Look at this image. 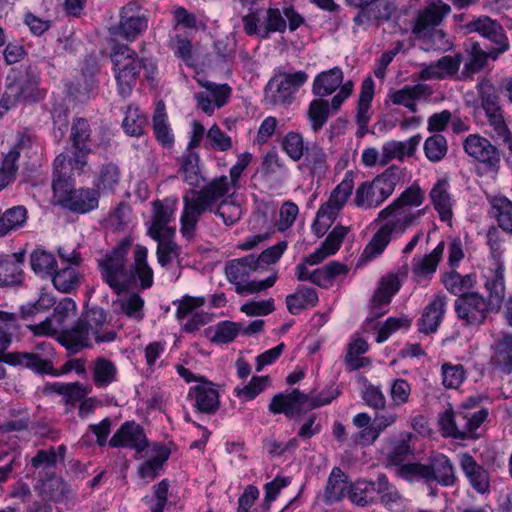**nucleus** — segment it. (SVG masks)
<instances>
[{"instance_id": "48", "label": "nucleus", "mask_w": 512, "mask_h": 512, "mask_svg": "<svg viewBox=\"0 0 512 512\" xmlns=\"http://www.w3.org/2000/svg\"><path fill=\"white\" fill-rule=\"evenodd\" d=\"M27 218L28 211L22 205L13 206L4 212L0 210V237L22 228L26 224Z\"/></svg>"}, {"instance_id": "32", "label": "nucleus", "mask_w": 512, "mask_h": 512, "mask_svg": "<svg viewBox=\"0 0 512 512\" xmlns=\"http://www.w3.org/2000/svg\"><path fill=\"white\" fill-rule=\"evenodd\" d=\"M468 34L478 33L481 37L494 42L507 37L502 25L487 15H480L473 18L464 26Z\"/></svg>"}, {"instance_id": "42", "label": "nucleus", "mask_w": 512, "mask_h": 512, "mask_svg": "<svg viewBox=\"0 0 512 512\" xmlns=\"http://www.w3.org/2000/svg\"><path fill=\"white\" fill-rule=\"evenodd\" d=\"M155 452L153 457L139 465L138 474L140 478L148 480L156 479L171 455V450L164 444H158L155 448Z\"/></svg>"}, {"instance_id": "28", "label": "nucleus", "mask_w": 512, "mask_h": 512, "mask_svg": "<svg viewBox=\"0 0 512 512\" xmlns=\"http://www.w3.org/2000/svg\"><path fill=\"white\" fill-rule=\"evenodd\" d=\"M256 256L254 254L245 255L241 258L232 259L225 265V274L227 280L235 285H244L250 275L259 270Z\"/></svg>"}, {"instance_id": "6", "label": "nucleus", "mask_w": 512, "mask_h": 512, "mask_svg": "<svg viewBox=\"0 0 512 512\" xmlns=\"http://www.w3.org/2000/svg\"><path fill=\"white\" fill-rule=\"evenodd\" d=\"M457 318L464 327H479L490 312H494L490 303L479 292L474 291L454 301Z\"/></svg>"}, {"instance_id": "58", "label": "nucleus", "mask_w": 512, "mask_h": 512, "mask_svg": "<svg viewBox=\"0 0 512 512\" xmlns=\"http://www.w3.org/2000/svg\"><path fill=\"white\" fill-rule=\"evenodd\" d=\"M30 266L35 274L50 276L57 268V261L52 253L43 248H37L30 255Z\"/></svg>"}, {"instance_id": "17", "label": "nucleus", "mask_w": 512, "mask_h": 512, "mask_svg": "<svg viewBox=\"0 0 512 512\" xmlns=\"http://www.w3.org/2000/svg\"><path fill=\"white\" fill-rule=\"evenodd\" d=\"M377 502L390 512H407L410 501L389 481L385 473L377 475Z\"/></svg>"}, {"instance_id": "38", "label": "nucleus", "mask_w": 512, "mask_h": 512, "mask_svg": "<svg viewBox=\"0 0 512 512\" xmlns=\"http://www.w3.org/2000/svg\"><path fill=\"white\" fill-rule=\"evenodd\" d=\"M449 187L450 185L447 180H438L429 193L433 207L442 222L451 221L453 215Z\"/></svg>"}, {"instance_id": "20", "label": "nucleus", "mask_w": 512, "mask_h": 512, "mask_svg": "<svg viewBox=\"0 0 512 512\" xmlns=\"http://www.w3.org/2000/svg\"><path fill=\"white\" fill-rule=\"evenodd\" d=\"M353 188L354 181L352 172L347 171L342 181L331 192L328 202L319 208L317 211V216H327L328 219L332 220L334 215L346 204L347 200L352 194Z\"/></svg>"}, {"instance_id": "21", "label": "nucleus", "mask_w": 512, "mask_h": 512, "mask_svg": "<svg viewBox=\"0 0 512 512\" xmlns=\"http://www.w3.org/2000/svg\"><path fill=\"white\" fill-rule=\"evenodd\" d=\"M459 465L471 487L479 494L490 491L489 472L469 453L459 455Z\"/></svg>"}, {"instance_id": "51", "label": "nucleus", "mask_w": 512, "mask_h": 512, "mask_svg": "<svg viewBox=\"0 0 512 512\" xmlns=\"http://www.w3.org/2000/svg\"><path fill=\"white\" fill-rule=\"evenodd\" d=\"M491 211L498 226L512 234V201L504 195L495 196L491 200Z\"/></svg>"}, {"instance_id": "7", "label": "nucleus", "mask_w": 512, "mask_h": 512, "mask_svg": "<svg viewBox=\"0 0 512 512\" xmlns=\"http://www.w3.org/2000/svg\"><path fill=\"white\" fill-rule=\"evenodd\" d=\"M52 192L55 203L63 208L64 199L70 198L75 188L73 171L77 170L68 162L64 153L59 154L53 163Z\"/></svg>"}, {"instance_id": "64", "label": "nucleus", "mask_w": 512, "mask_h": 512, "mask_svg": "<svg viewBox=\"0 0 512 512\" xmlns=\"http://www.w3.org/2000/svg\"><path fill=\"white\" fill-rule=\"evenodd\" d=\"M281 148L291 160L299 161L306 151V144L300 133L290 131L283 137Z\"/></svg>"}, {"instance_id": "59", "label": "nucleus", "mask_w": 512, "mask_h": 512, "mask_svg": "<svg viewBox=\"0 0 512 512\" xmlns=\"http://www.w3.org/2000/svg\"><path fill=\"white\" fill-rule=\"evenodd\" d=\"M269 383L270 377L268 375L252 376L248 384L242 388L236 387L233 393L242 401H252L266 389Z\"/></svg>"}, {"instance_id": "11", "label": "nucleus", "mask_w": 512, "mask_h": 512, "mask_svg": "<svg viewBox=\"0 0 512 512\" xmlns=\"http://www.w3.org/2000/svg\"><path fill=\"white\" fill-rule=\"evenodd\" d=\"M108 445L112 448H129L143 452L149 445L144 428L135 421H125L110 438Z\"/></svg>"}, {"instance_id": "8", "label": "nucleus", "mask_w": 512, "mask_h": 512, "mask_svg": "<svg viewBox=\"0 0 512 512\" xmlns=\"http://www.w3.org/2000/svg\"><path fill=\"white\" fill-rule=\"evenodd\" d=\"M483 286L487 293L485 298L491 305L494 313H498L503 305L506 295L505 266L500 261L493 262L482 271Z\"/></svg>"}, {"instance_id": "10", "label": "nucleus", "mask_w": 512, "mask_h": 512, "mask_svg": "<svg viewBox=\"0 0 512 512\" xmlns=\"http://www.w3.org/2000/svg\"><path fill=\"white\" fill-rule=\"evenodd\" d=\"M230 181L227 176L222 175L212 179L209 183L197 190L192 188L186 192L189 198L197 205L203 207V210L212 212L214 204L225 199L224 197L230 191Z\"/></svg>"}, {"instance_id": "15", "label": "nucleus", "mask_w": 512, "mask_h": 512, "mask_svg": "<svg viewBox=\"0 0 512 512\" xmlns=\"http://www.w3.org/2000/svg\"><path fill=\"white\" fill-rule=\"evenodd\" d=\"M447 297L442 293L435 294L424 307L421 317L417 320L420 333L430 335L437 332L447 311Z\"/></svg>"}, {"instance_id": "14", "label": "nucleus", "mask_w": 512, "mask_h": 512, "mask_svg": "<svg viewBox=\"0 0 512 512\" xmlns=\"http://www.w3.org/2000/svg\"><path fill=\"white\" fill-rule=\"evenodd\" d=\"M108 315L109 311L98 305H93L86 308L80 316V319L88 327V331L92 332L97 344L114 342L118 336L114 329L103 330Z\"/></svg>"}, {"instance_id": "41", "label": "nucleus", "mask_w": 512, "mask_h": 512, "mask_svg": "<svg viewBox=\"0 0 512 512\" xmlns=\"http://www.w3.org/2000/svg\"><path fill=\"white\" fill-rule=\"evenodd\" d=\"M397 232V222L386 221L374 233L371 240L363 250V256L367 258H376L380 256L390 243L393 233Z\"/></svg>"}, {"instance_id": "47", "label": "nucleus", "mask_w": 512, "mask_h": 512, "mask_svg": "<svg viewBox=\"0 0 512 512\" xmlns=\"http://www.w3.org/2000/svg\"><path fill=\"white\" fill-rule=\"evenodd\" d=\"M491 362L502 373H512V334H506L496 341Z\"/></svg>"}, {"instance_id": "52", "label": "nucleus", "mask_w": 512, "mask_h": 512, "mask_svg": "<svg viewBox=\"0 0 512 512\" xmlns=\"http://www.w3.org/2000/svg\"><path fill=\"white\" fill-rule=\"evenodd\" d=\"M331 111L329 102L323 98L313 99L308 106L307 117L313 132H318L327 123Z\"/></svg>"}, {"instance_id": "2", "label": "nucleus", "mask_w": 512, "mask_h": 512, "mask_svg": "<svg viewBox=\"0 0 512 512\" xmlns=\"http://www.w3.org/2000/svg\"><path fill=\"white\" fill-rule=\"evenodd\" d=\"M111 62L117 92L123 99L132 94L141 72L151 84L154 83L158 74L156 60L151 57H139L132 48L125 44L113 47Z\"/></svg>"}, {"instance_id": "23", "label": "nucleus", "mask_w": 512, "mask_h": 512, "mask_svg": "<svg viewBox=\"0 0 512 512\" xmlns=\"http://www.w3.org/2000/svg\"><path fill=\"white\" fill-rule=\"evenodd\" d=\"M401 289V282L397 273H388L381 277L374 291L370 304L371 312L376 316H382L386 311L378 312L382 306L389 305L394 295Z\"/></svg>"}, {"instance_id": "27", "label": "nucleus", "mask_w": 512, "mask_h": 512, "mask_svg": "<svg viewBox=\"0 0 512 512\" xmlns=\"http://www.w3.org/2000/svg\"><path fill=\"white\" fill-rule=\"evenodd\" d=\"M57 340L69 353L76 354L90 346L88 327L79 317L70 328L60 331Z\"/></svg>"}, {"instance_id": "35", "label": "nucleus", "mask_w": 512, "mask_h": 512, "mask_svg": "<svg viewBox=\"0 0 512 512\" xmlns=\"http://www.w3.org/2000/svg\"><path fill=\"white\" fill-rule=\"evenodd\" d=\"M429 468L433 477L431 482H437L444 487H452L457 481L452 461L443 453H437L430 457Z\"/></svg>"}, {"instance_id": "33", "label": "nucleus", "mask_w": 512, "mask_h": 512, "mask_svg": "<svg viewBox=\"0 0 512 512\" xmlns=\"http://www.w3.org/2000/svg\"><path fill=\"white\" fill-rule=\"evenodd\" d=\"M344 74L339 66L318 73L312 83V93L324 98L332 95L343 82Z\"/></svg>"}, {"instance_id": "18", "label": "nucleus", "mask_w": 512, "mask_h": 512, "mask_svg": "<svg viewBox=\"0 0 512 512\" xmlns=\"http://www.w3.org/2000/svg\"><path fill=\"white\" fill-rule=\"evenodd\" d=\"M478 94L481 108L484 110L493 130L506 125L495 87L489 82H481L478 86Z\"/></svg>"}, {"instance_id": "39", "label": "nucleus", "mask_w": 512, "mask_h": 512, "mask_svg": "<svg viewBox=\"0 0 512 512\" xmlns=\"http://www.w3.org/2000/svg\"><path fill=\"white\" fill-rule=\"evenodd\" d=\"M152 128L156 141L163 148H171L174 146L175 137L168 121L165 105L162 101L157 104L153 114Z\"/></svg>"}, {"instance_id": "25", "label": "nucleus", "mask_w": 512, "mask_h": 512, "mask_svg": "<svg viewBox=\"0 0 512 512\" xmlns=\"http://www.w3.org/2000/svg\"><path fill=\"white\" fill-rule=\"evenodd\" d=\"M398 172L399 167L391 165L370 182L372 188L371 197H374V199H371V205H378L379 207L392 195L400 179Z\"/></svg>"}, {"instance_id": "61", "label": "nucleus", "mask_w": 512, "mask_h": 512, "mask_svg": "<svg viewBox=\"0 0 512 512\" xmlns=\"http://www.w3.org/2000/svg\"><path fill=\"white\" fill-rule=\"evenodd\" d=\"M423 149L426 158L430 162L437 163L447 154V139L442 134H433L425 140Z\"/></svg>"}, {"instance_id": "31", "label": "nucleus", "mask_w": 512, "mask_h": 512, "mask_svg": "<svg viewBox=\"0 0 512 512\" xmlns=\"http://www.w3.org/2000/svg\"><path fill=\"white\" fill-rule=\"evenodd\" d=\"M99 71L100 67L95 60L86 61L81 68L82 83H72L68 88L69 94L79 102L88 100L96 86L95 77Z\"/></svg>"}, {"instance_id": "55", "label": "nucleus", "mask_w": 512, "mask_h": 512, "mask_svg": "<svg viewBox=\"0 0 512 512\" xmlns=\"http://www.w3.org/2000/svg\"><path fill=\"white\" fill-rule=\"evenodd\" d=\"M50 276L55 289L62 293H70L79 283V272L74 267L55 268Z\"/></svg>"}, {"instance_id": "36", "label": "nucleus", "mask_w": 512, "mask_h": 512, "mask_svg": "<svg viewBox=\"0 0 512 512\" xmlns=\"http://www.w3.org/2000/svg\"><path fill=\"white\" fill-rule=\"evenodd\" d=\"M441 283L450 294L461 298L473 292L471 290L476 285V275L474 273L462 275L454 269L442 274Z\"/></svg>"}, {"instance_id": "54", "label": "nucleus", "mask_w": 512, "mask_h": 512, "mask_svg": "<svg viewBox=\"0 0 512 512\" xmlns=\"http://www.w3.org/2000/svg\"><path fill=\"white\" fill-rule=\"evenodd\" d=\"M117 368L115 364L106 358L99 357L95 360L93 368V381L96 387L105 388L116 381Z\"/></svg>"}, {"instance_id": "5", "label": "nucleus", "mask_w": 512, "mask_h": 512, "mask_svg": "<svg viewBox=\"0 0 512 512\" xmlns=\"http://www.w3.org/2000/svg\"><path fill=\"white\" fill-rule=\"evenodd\" d=\"M6 95L13 96L16 101L29 100L34 97L40 76L36 65L13 67L6 76Z\"/></svg>"}, {"instance_id": "1", "label": "nucleus", "mask_w": 512, "mask_h": 512, "mask_svg": "<svg viewBox=\"0 0 512 512\" xmlns=\"http://www.w3.org/2000/svg\"><path fill=\"white\" fill-rule=\"evenodd\" d=\"M132 240L123 238L109 250L103 258L98 260V270L102 281L116 294H121L139 280L143 290L149 289L154 283V272L148 264V249L143 245H136L134 249V262L127 270V261Z\"/></svg>"}, {"instance_id": "29", "label": "nucleus", "mask_w": 512, "mask_h": 512, "mask_svg": "<svg viewBox=\"0 0 512 512\" xmlns=\"http://www.w3.org/2000/svg\"><path fill=\"white\" fill-rule=\"evenodd\" d=\"M449 10L450 7L447 4L440 6L429 5L423 11L418 13L412 28L413 33L417 37H422L431 33L438 25H440Z\"/></svg>"}, {"instance_id": "12", "label": "nucleus", "mask_w": 512, "mask_h": 512, "mask_svg": "<svg viewBox=\"0 0 512 512\" xmlns=\"http://www.w3.org/2000/svg\"><path fill=\"white\" fill-rule=\"evenodd\" d=\"M463 147L469 156L489 169L496 171L499 168L500 152L487 138L471 134L465 139Z\"/></svg>"}, {"instance_id": "43", "label": "nucleus", "mask_w": 512, "mask_h": 512, "mask_svg": "<svg viewBox=\"0 0 512 512\" xmlns=\"http://www.w3.org/2000/svg\"><path fill=\"white\" fill-rule=\"evenodd\" d=\"M347 476L339 467L331 470L322 495V501L326 505H332L343 500L345 497V483Z\"/></svg>"}, {"instance_id": "24", "label": "nucleus", "mask_w": 512, "mask_h": 512, "mask_svg": "<svg viewBox=\"0 0 512 512\" xmlns=\"http://www.w3.org/2000/svg\"><path fill=\"white\" fill-rule=\"evenodd\" d=\"M375 94V82L371 76L363 79L357 101V113L355 121L358 126V135L363 136L368 131V124L371 120V105Z\"/></svg>"}, {"instance_id": "37", "label": "nucleus", "mask_w": 512, "mask_h": 512, "mask_svg": "<svg viewBox=\"0 0 512 512\" xmlns=\"http://www.w3.org/2000/svg\"><path fill=\"white\" fill-rule=\"evenodd\" d=\"M302 158L301 166L309 171L312 178L320 179L325 176L328 170L327 155L318 143H306V151Z\"/></svg>"}, {"instance_id": "56", "label": "nucleus", "mask_w": 512, "mask_h": 512, "mask_svg": "<svg viewBox=\"0 0 512 512\" xmlns=\"http://www.w3.org/2000/svg\"><path fill=\"white\" fill-rule=\"evenodd\" d=\"M421 140L422 136L420 134H416L408 138L406 141L391 140L385 142L383 145L387 147V150L394 159L402 161L406 156L412 157L415 154Z\"/></svg>"}, {"instance_id": "40", "label": "nucleus", "mask_w": 512, "mask_h": 512, "mask_svg": "<svg viewBox=\"0 0 512 512\" xmlns=\"http://www.w3.org/2000/svg\"><path fill=\"white\" fill-rule=\"evenodd\" d=\"M376 485L377 478L375 480H356L348 489V498L357 506H370L377 502Z\"/></svg>"}, {"instance_id": "45", "label": "nucleus", "mask_w": 512, "mask_h": 512, "mask_svg": "<svg viewBox=\"0 0 512 512\" xmlns=\"http://www.w3.org/2000/svg\"><path fill=\"white\" fill-rule=\"evenodd\" d=\"M121 172L119 167L110 162L103 164L99 169V174L94 181V187L99 190L100 195H113L120 182Z\"/></svg>"}, {"instance_id": "19", "label": "nucleus", "mask_w": 512, "mask_h": 512, "mask_svg": "<svg viewBox=\"0 0 512 512\" xmlns=\"http://www.w3.org/2000/svg\"><path fill=\"white\" fill-rule=\"evenodd\" d=\"M138 10L136 3L129 2L120 12L117 34L128 41L135 40L147 27V19L140 15Z\"/></svg>"}, {"instance_id": "63", "label": "nucleus", "mask_w": 512, "mask_h": 512, "mask_svg": "<svg viewBox=\"0 0 512 512\" xmlns=\"http://www.w3.org/2000/svg\"><path fill=\"white\" fill-rule=\"evenodd\" d=\"M241 331V323L223 320L216 324L214 335L210 341L216 344H228L233 342Z\"/></svg>"}, {"instance_id": "4", "label": "nucleus", "mask_w": 512, "mask_h": 512, "mask_svg": "<svg viewBox=\"0 0 512 512\" xmlns=\"http://www.w3.org/2000/svg\"><path fill=\"white\" fill-rule=\"evenodd\" d=\"M349 7L358 11L353 17L352 32L356 34L359 29L367 31L370 27H380L389 22L396 12V5L392 1L381 0H344Z\"/></svg>"}, {"instance_id": "46", "label": "nucleus", "mask_w": 512, "mask_h": 512, "mask_svg": "<svg viewBox=\"0 0 512 512\" xmlns=\"http://www.w3.org/2000/svg\"><path fill=\"white\" fill-rule=\"evenodd\" d=\"M56 467V451L53 446L37 450L27 465L28 471L36 474L37 479L44 477L45 474L56 473Z\"/></svg>"}, {"instance_id": "44", "label": "nucleus", "mask_w": 512, "mask_h": 512, "mask_svg": "<svg viewBox=\"0 0 512 512\" xmlns=\"http://www.w3.org/2000/svg\"><path fill=\"white\" fill-rule=\"evenodd\" d=\"M183 211L180 217V232L183 237L192 238L196 230L197 223L200 217L206 212L203 207L197 205L189 198V195L183 196Z\"/></svg>"}, {"instance_id": "13", "label": "nucleus", "mask_w": 512, "mask_h": 512, "mask_svg": "<svg viewBox=\"0 0 512 512\" xmlns=\"http://www.w3.org/2000/svg\"><path fill=\"white\" fill-rule=\"evenodd\" d=\"M187 399L194 401L195 411L202 414H214L220 406L218 389L213 382L207 379L191 386L188 390Z\"/></svg>"}, {"instance_id": "60", "label": "nucleus", "mask_w": 512, "mask_h": 512, "mask_svg": "<svg viewBox=\"0 0 512 512\" xmlns=\"http://www.w3.org/2000/svg\"><path fill=\"white\" fill-rule=\"evenodd\" d=\"M287 29V21L279 8L269 7L262 29V39H269L273 33H284Z\"/></svg>"}, {"instance_id": "62", "label": "nucleus", "mask_w": 512, "mask_h": 512, "mask_svg": "<svg viewBox=\"0 0 512 512\" xmlns=\"http://www.w3.org/2000/svg\"><path fill=\"white\" fill-rule=\"evenodd\" d=\"M488 54L484 51L478 42H471L469 49V59L464 64L463 75L470 76L480 72L487 64Z\"/></svg>"}, {"instance_id": "22", "label": "nucleus", "mask_w": 512, "mask_h": 512, "mask_svg": "<svg viewBox=\"0 0 512 512\" xmlns=\"http://www.w3.org/2000/svg\"><path fill=\"white\" fill-rule=\"evenodd\" d=\"M10 366H20L37 375H56L54 362L50 358H43L38 352H12L8 358Z\"/></svg>"}, {"instance_id": "9", "label": "nucleus", "mask_w": 512, "mask_h": 512, "mask_svg": "<svg viewBox=\"0 0 512 512\" xmlns=\"http://www.w3.org/2000/svg\"><path fill=\"white\" fill-rule=\"evenodd\" d=\"M308 400L309 395L299 389L280 392L272 397L268 410L273 415L283 414L287 419H295L308 411Z\"/></svg>"}, {"instance_id": "53", "label": "nucleus", "mask_w": 512, "mask_h": 512, "mask_svg": "<svg viewBox=\"0 0 512 512\" xmlns=\"http://www.w3.org/2000/svg\"><path fill=\"white\" fill-rule=\"evenodd\" d=\"M438 427L444 438H452L465 441L469 439V433L460 430L455 421V413L452 407L445 409L438 416Z\"/></svg>"}, {"instance_id": "16", "label": "nucleus", "mask_w": 512, "mask_h": 512, "mask_svg": "<svg viewBox=\"0 0 512 512\" xmlns=\"http://www.w3.org/2000/svg\"><path fill=\"white\" fill-rule=\"evenodd\" d=\"M34 488L43 500L54 503H65L71 496L70 484L57 473L45 474L37 479Z\"/></svg>"}, {"instance_id": "30", "label": "nucleus", "mask_w": 512, "mask_h": 512, "mask_svg": "<svg viewBox=\"0 0 512 512\" xmlns=\"http://www.w3.org/2000/svg\"><path fill=\"white\" fill-rule=\"evenodd\" d=\"M415 438L411 432H400L398 437L392 438L389 442L387 461L390 465L397 467L403 465L406 460L415 455V449L411 445Z\"/></svg>"}, {"instance_id": "50", "label": "nucleus", "mask_w": 512, "mask_h": 512, "mask_svg": "<svg viewBox=\"0 0 512 512\" xmlns=\"http://www.w3.org/2000/svg\"><path fill=\"white\" fill-rule=\"evenodd\" d=\"M199 154L189 150L183 156L181 160V174L182 179L185 183L193 188L199 187L203 180L202 174L199 169Z\"/></svg>"}, {"instance_id": "26", "label": "nucleus", "mask_w": 512, "mask_h": 512, "mask_svg": "<svg viewBox=\"0 0 512 512\" xmlns=\"http://www.w3.org/2000/svg\"><path fill=\"white\" fill-rule=\"evenodd\" d=\"M99 200V190L93 187L76 188L70 198L63 200L65 203L63 208L76 214H87L98 208Z\"/></svg>"}, {"instance_id": "34", "label": "nucleus", "mask_w": 512, "mask_h": 512, "mask_svg": "<svg viewBox=\"0 0 512 512\" xmlns=\"http://www.w3.org/2000/svg\"><path fill=\"white\" fill-rule=\"evenodd\" d=\"M287 310L292 315H298L303 310L315 307L319 302L316 289L306 285H298L295 292L286 296Z\"/></svg>"}, {"instance_id": "57", "label": "nucleus", "mask_w": 512, "mask_h": 512, "mask_svg": "<svg viewBox=\"0 0 512 512\" xmlns=\"http://www.w3.org/2000/svg\"><path fill=\"white\" fill-rule=\"evenodd\" d=\"M397 475L407 482H414L416 480H425L427 483L431 482L433 477L432 470L428 464L420 462L404 463L397 469Z\"/></svg>"}, {"instance_id": "3", "label": "nucleus", "mask_w": 512, "mask_h": 512, "mask_svg": "<svg viewBox=\"0 0 512 512\" xmlns=\"http://www.w3.org/2000/svg\"><path fill=\"white\" fill-rule=\"evenodd\" d=\"M69 143L70 148L64 154L74 168L83 172L88 156L101 145L102 139L92 130L87 118L75 117L70 128Z\"/></svg>"}, {"instance_id": "49", "label": "nucleus", "mask_w": 512, "mask_h": 512, "mask_svg": "<svg viewBox=\"0 0 512 512\" xmlns=\"http://www.w3.org/2000/svg\"><path fill=\"white\" fill-rule=\"evenodd\" d=\"M173 212L174 210L162 201L156 200L153 202V218L148 229V234L153 240L160 241L163 238L161 232L166 229L167 224L171 221Z\"/></svg>"}]
</instances>
